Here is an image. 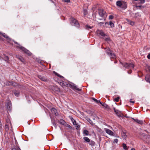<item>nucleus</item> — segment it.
Masks as SVG:
<instances>
[{"instance_id": "nucleus-19", "label": "nucleus", "mask_w": 150, "mask_h": 150, "mask_svg": "<svg viewBox=\"0 0 150 150\" xmlns=\"http://www.w3.org/2000/svg\"><path fill=\"white\" fill-rule=\"evenodd\" d=\"M84 136H88L89 134L88 131L87 130H84L83 132Z\"/></svg>"}, {"instance_id": "nucleus-25", "label": "nucleus", "mask_w": 150, "mask_h": 150, "mask_svg": "<svg viewBox=\"0 0 150 150\" xmlns=\"http://www.w3.org/2000/svg\"><path fill=\"white\" fill-rule=\"evenodd\" d=\"M114 111H115V113L118 116H119L120 115V111L117 110H116L115 109V108H114Z\"/></svg>"}, {"instance_id": "nucleus-1", "label": "nucleus", "mask_w": 150, "mask_h": 150, "mask_svg": "<svg viewBox=\"0 0 150 150\" xmlns=\"http://www.w3.org/2000/svg\"><path fill=\"white\" fill-rule=\"evenodd\" d=\"M106 52L108 55L110 57L111 59L116 58V56L115 55L110 49H108L106 51Z\"/></svg>"}, {"instance_id": "nucleus-18", "label": "nucleus", "mask_w": 150, "mask_h": 150, "mask_svg": "<svg viewBox=\"0 0 150 150\" xmlns=\"http://www.w3.org/2000/svg\"><path fill=\"white\" fill-rule=\"evenodd\" d=\"M109 24L111 28L114 27V21H110L109 22Z\"/></svg>"}, {"instance_id": "nucleus-22", "label": "nucleus", "mask_w": 150, "mask_h": 150, "mask_svg": "<svg viewBox=\"0 0 150 150\" xmlns=\"http://www.w3.org/2000/svg\"><path fill=\"white\" fill-rule=\"evenodd\" d=\"M59 123L61 124L64 125L65 123V122L63 120H60L59 121Z\"/></svg>"}, {"instance_id": "nucleus-45", "label": "nucleus", "mask_w": 150, "mask_h": 150, "mask_svg": "<svg viewBox=\"0 0 150 150\" xmlns=\"http://www.w3.org/2000/svg\"><path fill=\"white\" fill-rule=\"evenodd\" d=\"M63 1L65 2L69 3L70 2V0H63Z\"/></svg>"}, {"instance_id": "nucleus-11", "label": "nucleus", "mask_w": 150, "mask_h": 150, "mask_svg": "<svg viewBox=\"0 0 150 150\" xmlns=\"http://www.w3.org/2000/svg\"><path fill=\"white\" fill-rule=\"evenodd\" d=\"M51 110L53 114H54L56 116H57L58 115V113L57 112V110L55 108H52L51 109Z\"/></svg>"}, {"instance_id": "nucleus-10", "label": "nucleus", "mask_w": 150, "mask_h": 150, "mask_svg": "<svg viewBox=\"0 0 150 150\" xmlns=\"http://www.w3.org/2000/svg\"><path fill=\"white\" fill-rule=\"evenodd\" d=\"M51 88H52L53 91H59V89L57 86H51Z\"/></svg>"}, {"instance_id": "nucleus-27", "label": "nucleus", "mask_w": 150, "mask_h": 150, "mask_svg": "<svg viewBox=\"0 0 150 150\" xmlns=\"http://www.w3.org/2000/svg\"><path fill=\"white\" fill-rule=\"evenodd\" d=\"M12 84H13V83L12 81H8L6 83V85L7 86L11 85Z\"/></svg>"}, {"instance_id": "nucleus-23", "label": "nucleus", "mask_w": 150, "mask_h": 150, "mask_svg": "<svg viewBox=\"0 0 150 150\" xmlns=\"http://www.w3.org/2000/svg\"><path fill=\"white\" fill-rule=\"evenodd\" d=\"M60 85L64 87V86H65L66 85H68L67 83H64L63 81H61L59 83Z\"/></svg>"}, {"instance_id": "nucleus-40", "label": "nucleus", "mask_w": 150, "mask_h": 150, "mask_svg": "<svg viewBox=\"0 0 150 150\" xmlns=\"http://www.w3.org/2000/svg\"><path fill=\"white\" fill-rule=\"evenodd\" d=\"M120 98L119 97H117V98L115 99V100L116 102H118L119 101Z\"/></svg>"}, {"instance_id": "nucleus-51", "label": "nucleus", "mask_w": 150, "mask_h": 150, "mask_svg": "<svg viewBox=\"0 0 150 150\" xmlns=\"http://www.w3.org/2000/svg\"><path fill=\"white\" fill-rule=\"evenodd\" d=\"M131 150H135L134 148H132L131 149Z\"/></svg>"}, {"instance_id": "nucleus-17", "label": "nucleus", "mask_w": 150, "mask_h": 150, "mask_svg": "<svg viewBox=\"0 0 150 150\" xmlns=\"http://www.w3.org/2000/svg\"><path fill=\"white\" fill-rule=\"evenodd\" d=\"M0 34L2 36H3L4 37L6 38L7 39H9L10 38L9 37L7 36V35H6L4 33H2L1 32H0Z\"/></svg>"}, {"instance_id": "nucleus-44", "label": "nucleus", "mask_w": 150, "mask_h": 150, "mask_svg": "<svg viewBox=\"0 0 150 150\" xmlns=\"http://www.w3.org/2000/svg\"><path fill=\"white\" fill-rule=\"evenodd\" d=\"M141 4H143L145 2V0H139Z\"/></svg>"}, {"instance_id": "nucleus-26", "label": "nucleus", "mask_w": 150, "mask_h": 150, "mask_svg": "<svg viewBox=\"0 0 150 150\" xmlns=\"http://www.w3.org/2000/svg\"><path fill=\"white\" fill-rule=\"evenodd\" d=\"M6 124L10 125V126H11V124L10 120L8 118H7L6 119Z\"/></svg>"}, {"instance_id": "nucleus-13", "label": "nucleus", "mask_w": 150, "mask_h": 150, "mask_svg": "<svg viewBox=\"0 0 150 150\" xmlns=\"http://www.w3.org/2000/svg\"><path fill=\"white\" fill-rule=\"evenodd\" d=\"M122 1H118L116 2V4L117 6L121 7L122 5Z\"/></svg>"}, {"instance_id": "nucleus-5", "label": "nucleus", "mask_w": 150, "mask_h": 150, "mask_svg": "<svg viewBox=\"0 0 150 150\" xmlns=\"http://www.w3.org/2000/svg\"><path fill=\"white\" fill-rule=\"evenodd\" d=\"M96 34L98 36L102 38H103L105 35L102 30H97L96 31Z\"/></svg>"}, {"instance_id": "nucleus-54", "label": "nucleus", "mask_w": 150, "mask_h": 150, "mask_svg": "<svg viewBox=\"0 0 150 150\" xmlns=\"http://www.w3.org/2000/svg\"><path fill=\"white\" fill-rule=\"evenodd\" d=\"M91 142H93V143H94V142H93V141H91Z\"/></svg>"}, {"instance_id": "nucleus-7", "label": "nucleus", "mask_w": 150, "mask_h": 150, "mask_svg": "<svg viewBox=\"0 0 150 150\" xmlns=\"http://www.w3.org/2000/svg\"><path fill=\"white\" fill-rule=\"evenodd\" d=\"M104 131L108 134L112 136H113V132L109 129L105 128L104 129Z\"/></svg>"}, {"instance_id": "nucleus-21", "label": "nucleus", "mask_w": 150, "mask_h": 150, "mask_svg": "<svg viewBox=\"0 0 150 150\" xmlns=\"http://www.w3.org/2000/svg\"><path fill=\"white\" fill-rule=\"evenodd\" d=\"M16 57L21 62H24V59L21 57L16 55Z\"/></svg>"}, {"instance_id": "nucleus-38", "label": "nucleus", "mask_w": 150, "mask_h": 150, "mask_svg": "<svg viewBox=\"0 0 150 150\" xmlns=\"http://www.w3.org/2000/svg\"><path fill=\"white\" fill-rule=\"evenodd\" d=\"M122 137L124 139H125L127 137V136L125 135V133H123L122 134Z\"/></svg>"}, {"instance_id": "nucleus-48", "label": "nucleus", "mask_w": 150, "mask_h": 150, "mask_svg": "<svg viewBox=\"0 0 150 150\" xmlns=\"http://www.w3.org/2000/svg\"><path fill=\"white\" fill-rule=\"evenodd\" d=\"M130 103H134V101H132L131 99L130 100Z\"/></svg>"}, {"instance_id": "nucleus-15", "label": "nucleus", "mask_w": 150, "mask_h": 150, "mask_svg": "<svg viewBox=\"0 0 150 150\" xmlns=\"http://www.w3.org/2000/svg\"><path fill=\"white\" fill-rule=\"evenodd\" d=\"M145 80L146 81L150 83V75H147L145 77Z\"/></svg>"}, {"instance_id": "nucleus-36", "label": "nucleus", "mask_w": 150, "mask_h": 150, "mask_svg": "<svg viewBox=\"0 0 150 150\" xmlns=\"http://www.w3.org/2000/svg\"><path fill=\"white\" fill-rule=\"evenodd\" d=\"M71 120L72 121V122L74 125H76L77 124L75 120H74L73 118H72V119H71Z\"/></svg>"}, {"instance_id": "nucleus-41", "label": "nucleus", "mask_w": 150, "mask_h": 150, "mask_svg": "<svg viewBox=\"0 0 150 150\" xmlns=\"http://www.w3.org/2000/svg\"><path fill=\"white\" fill-rule=\"evenodd\" d=\"M113 18H114V17L113 16L110 15V16H109V19L112 20L113 19Z\"/></svg>"}, {"instance_id": "nucleus-8", "label": "nucleus", "mask_w": 150, "mask_h": 150, "mask_svg": "<svg viewBox=\"0 0 150 150\" xmlns=\"http://www.w3.org/2000/svg\"><path fill=\"white\" fill-rule=\"evenodd\" d=\"M105 13V11L101 9L98 10V13L99 16L102 17H103Z\"/></svg>"}, {"instance_id": "nucleus-4", "label": "nucleus", "mask_w": 150, "mask_h": 150, "mask_svg": "<svg viewBox=\"0 0 150 150\" xmlns=\"http://www.w3.org/2000/svg\"><path fill=\"white\" fill-rule=\"evenodd\" d=\"M16 47L19 48L22 51L26 53L29 56H30L31 55V53L28 50H27L25 48L23 47L22 46L20 45L19 46H17Z\"/></svg>"}, {"instance_id": "nucleus-47", "label": "nucleus", "mask_w": 150, "mask_h": 150, "mask_svg": "<svg viewBox=\"0 0 150 150\" xmlns=\"http://www.w3.org/2000/svg\"><path fill=\"white\" fill-rule=\"evenodd\" d=\"M147 57L149 59H150V53L147 56Z\"/></svg>"}, {"instance_id": "nucleus-42", "label": "nucleus", "mask_w": 150, "mask_h": 150, "mask_svg": "<svg viewBox=\"0 0 150 150\" xmlns=\"http://www.w3.org/2000/svg\"><path fill=\"white\" fill-rule=\"evenodd\" d=\"M80 127V125H78L76 124V128L77 129H79Z\"/></svg>"}, {"instance_id": "nucleus-12", "label": "nucleus", "mask_w": 150, "mask_h": 150, "mask_svg": "<svg viewBox=\"0 0 150 150\" xmlns=\"http://www.w3.org/2000/svg\"><path fill=\"white\" fill-rule=\"evenodd\" d=\"M103 38L108 42L110 41V38L106 34Z\"/></svg>"}, {"instance_id": "nucleus-33", "label": "nucleus", "mask_w": 150, "mask_h": 150, "mask_svg": "<svg viewBox=\"0 0 150 150\" xmlns=\"http://www.w3.org/2000/svg\"><path fill=\"white\" fill-rule=\"evenodd\" d=\"M92 26H91L88 25H86V28L88 30H89L90 29H91Z\"/></svg>"}, {"instance_id": "nucleus-37", "label": "nucleus", "mask_w": 150, "mask_h": 150, "mask_svg": "<svg viewBox=\"0 0 150 150\" xmlns=\"http://www.w3.org/2000/svg\"><path fill=\"white\" fill-rule=\"evenodd\" d=\"M54 73L56 75H57L59 77H63L62 76H61L59 74H58L57 73H56L55 71H54Z\"/></svg>"}, {"instance_id": "nucleus-53", "label": "nucleus", "mask_w": 150, "mask_h": 150, "mask_svg": "<svg viewBox=\"0 0 150 150\" xmlns=\"http://www.w3.org/2000/svg\"><path fill=\"white\" fill-rule=\"evenodd\" d=\"M15 43L16 44H18L17 42H15Z\"/></svg>"}, {"instance_id": "nucleus-30", "label": "nucleus", "mask_w": 150, "mask_h": 150, "mask_svg": "<svg viewBox=\"0 0 150 150\" xmlns=\"http://www.w3.org/2000/svg\"><path fill=\"white\" fill-rule=\"evenodd\" d=\"M15 95L17 97H18L19 96L20 93L18 91H16L14 93Z\"/></svg>"}, {"instance_id": "nucleus-9", "label": "nucleus", "mask_w": 150, "mask_h": 150, "mask_svg": "<svg viewBox=\"0 0 150 150\" xmlns=\"http://www.w3.org/2000/svg\"><path fill=\"white\" fill-rule=\"evenodd\" d=\"M70 87L73 89L77 90L78 91H80L81 90V89L78 88L74 84L72 83L70 84Z\"/></svg>"}, {"instance_id": "nucleus-52", "label": "nucleus", "mask_w": 150, "mask_h": 150, "mask_svg": "<svg viewBox=\"0 0 150 150\" xmlns=\"http://www.w3.org/2000/svg\"><path fill=\"white\" fill-rule=\"evenodd\" d=\"M149 71H150V67H149Z\"/></svg>"}, {"instance_id": "nucleus-39", "label": "nucleus", "mask_w": 150, "mask_h": 150, "mask_svg": "<svg viewBox=\"0 0 150 150\" xmlns=\"http://www.w3.org/2000/svg\"><path fill=\"white\" fill-rule=\"evenodd\" d=\"M118 142V139H115L113 141V143H117Z\"/></svg>"}, {"instance_id": "nucleus-46", "label": "nucleus", "mask_w": 150, "mask_h": 150, "mask_svg": "<svg viewBox=\"0 0 150 150\" xmlns=\"http://www.w3.org/2000/svg\"><path fill=\"white\" fill-rule=\"evenodd\" d=\"M53 125L55 127V128H56L57 125L55 123H53Z\"/></svg>"}, {"instance_id": "nucleus-14", "label": "nucleus", "mask_w": 150, "mask_h": 150, "mask_svg": "<svg viewBox=\"0 0 150 150\" xmlns=\"http://www.w3.org/2000/svg\"><path fill=\"white\" fill-rule=\"evenodd\" d=\"M133 120L135 122L140 124H142L143 123V121L141 120H139L137 119L132 118Z\"/></svg>"}, {"instance_id": "nucleus-2", "label": "nucleus", "mask_w": 150, "mask_h": 150, "mask_svg": "<svg viewBox=\"0 0 150 150\" xmlns=\"http://www.w3.org/2000/svg\"><path fill=\"white\" fill-rule=\"evenodd\" d=\"M70 21L71 25L78 28L79 27V24L75 19L73 18H71L70 19Z\"/></svg>"}, {"instance_id": "nucleus-35", "label": "nucleus", "mask_w": 150, "mask_h": 150, "mask_svg": "<svg viewBox=\"0 0 150 150\" xmlns=\"http://www.w3.org/2000/svg\"><path fill=\"white\" fill-rule=\"evenodd\" d=\"M83 14L84 16H86L87 14V11L86 9H83Z\"/></svg>"}, {"instance_id": "nucleus-43", "label": "nucleus", "mask_w": 150, "mask_h": 150, "mask_svg": "<svg viewBox=\"0 0 150 150\" xmlns=\"http://www.w3.org/2000/svg\"><path fill=\"white\" fill-rule=\"evenodd\" d=\"M12 150H21L19 148L17 147L13 149Z\"/></svg>"}, {"instance_id": "nucleus-3", "label": "nucleus", "mask_w": 150, "mask_h": 150, "mask_svg": "<svg viewBox=\"0 0 150 150\" xmlns=\"http://www.w3.org/2000/svg\"><path fill=\"white\" fill-rule=\"evenodd\" d=\"M122 64L124 67H125L126 68L130 69L133 68L134 67V65L131 63H125L122 64Z\"/></svg>"}, {"instance_id": "nucleus-29", "label": "nucleus", "mask_w": 150, "mask_h": 150, "mask_svg": "<svg viewBox=\"0 0 150 150\" xmlns=\"http://www.w3.org/2000/svg\"><path fill=\"white\" fill-rule=\"evenodd\" d=\"M10 126H11L10 125L6 124L5 125V129L6 130H8L9 129V127Z\"/></svg>"}, {"instance_id": "nucleus-31", "label": "nucleus", "mask_w": 150, "mask_h": 150, "mask_svg": "<svg viewBox=\"0 0 150 150\" xmlns=\"http://www.w3.org/2000/svg\"><path fill=\"white\" fill-rule=\"evenodd\" d=\"M39 77L41 80L43 81H46V79L44 77H42L41 76H39Z\"/></svg>"}, {"instance_id": "nucleus-50", "label": "nucleus", "mask_w": 150, "mask_h": 150, "mask_svg": "<svg viewBox=\"0 0 150 150\" xmlns=\"http://www.w3.org/2000/svg\"><path fill=\"white\" fill-rule=\"evenodd\" d=\"M128 72V74H131V71H128V72Z\"/></svg>"}, {"instance_id": "nucleus-20", "label": "nucleus", "mask_w": 150, "mask_h": 150, "mask_svg": "<svg viewBox=\"0 0 150 150\" xmlns=\"http://www.w3.org/2000/svg\"><path fill=\"white\" fill-rule=\"evenodd\" d=\"M100 103L102 106H103L104 107H105L106 108H108V105L104 103H102L101 102H100Z\"/></svg>"}, {"instance_id": "nucleus-28", "label": "nucleus", "mask_w": 150, "mask_h": 150, "mask_svg": "<svg viewBox=\"0 0 150 150\" xmlns=\"http://www.w3.org/2000/svg\"><path fill=\"white\" fill-rule=\"evenodd\" d=\"M122 146L124 149L126 150L128 149V148L125 144L123 143L122 144Z\"/></svg>"}, {"instance_id": "nucleus-49", "label": "nucleus", "mask_w": 150, "mask_h": 150, "mask_svg": "<svg viewBox=\"0 0 150 150\" xmlns=\"http://www.w3.org/2000/svg\"><path fill=\"white\" fill-rule=\"evenodd\" d=\"M67 127H69V128H71V127L70 125H67Z\"/></svg>"}, {"instance_id": "nucleus-24", "label": "nucleus", "mask_w": 150, "mask_h": 150, "mask_svg": "<svg viewBox=\"0 0 150 150\" xmlns=\"http://www.w3.org/2000/svg\"><path fill=\"white\" fill-rule=\"evenodd\" d=\"M83 139L86 142H90V139L87 137H84Z\"/></svg>"}, {"instance_id": "nucleus-16", "label": "nucleus", "mask_w": 150, "mask_h": 150, "mask_svg": "<svg viewBox=\"0 0 150 150\" xmlns=\"http://www.w3.org/2000/svg\"><path fill=\"white\" fill-rule=\"evenodd\" d=\"M122 8L125 9L127 7V4L126 2L122 1Z\"/></svg>"}, {"instance_id": "nucleus-6", "label": "nucleus", "mask_w": 150, "mask_h": 150, "mask_svg": "<svg viewBox=\"0 0 150 150\" xmlns=\"http://www.w3.org/2000/svg\"><path fill=\"white\" fill-rule=\"evenodd\" d=\"M6 106L7 110L9 111L11 110L12 108V105L10 101L7 100V101Z\"/></svg>"}, {"instance_id": "nucleus-34", "label": "nucleus", "mask_w": 150, "mask_h": 150, "mask_svg": "<svg viewBox=\"0 0 150 150\" xmlns=\"http://www.w3.org/2000/svg\"><path fill=\"white\" fill-rule=\"evenodd\" d=\"M128 23L130 25H133L134 24V22L132 21H129Z\"/></svg>"}, {"instance_id": "nucleus-32", "label": "nucleus", "mask_w": 150, "mask_h": 150, "mask_svg": "<svg viewBox=\"0 0 150 150\" xmlns=\"http://www.w3.org/2000/svg\"><path fill=\"white\" fill-rule=\"evenodd\" d=\"M92 99L95 101V102L96 103H100V100H97V99H96L95 98H92Z\"/></svg>"}]
</instances>
